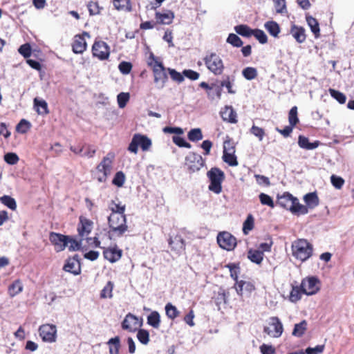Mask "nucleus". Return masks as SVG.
<instances>
[{
    "label": "nucleus",
    "mask_w": 354,
    "mask_h": 354,
    "mask_svg": "<svg viewBox=\"0 0 354 354\" xmlns=\"http://www.w3.org/2000/svg\"><path fill=\"white\" fill-rule=\"evenodd\" d=\"M291 248L292 256L301 262L306 261L313 255V245L304 239L293 241Z\"/></svg>",
    "instance_id": "nucleus-1"
},
{
    "label": "nucleus",
    "mask_w": 354,
    "mask_h": 354,
    "mask_svg": "<svg viewBox=\"0 0 354 354\" xmlns=\"http://www.w3.org/2000/svg\"><path fill=\"white\" fill-rule=\"evenodd\" d=\"M150 57L152 59V61L148 64L152 67L154 82L158 89H162L168 80L167 69L163 66L162 62H158L156 59L153 54H151Z\"/></svg>",
    "instance_id": "nucleus-2"
},
{
    "label": "nucleus",
    "mask_w": 354,
    "mask_h": 354,
    "mask_svg": "<svg viewBox=\"0 0 354 354\" xmlns=\"http://www.w3.org/2000/svg\"><path fill=\"white\" fill-rule=\"evenodd\" d=\"M111 232L118 236H122L128 230L125 215L111 214L108 217Z\"/></svg>",
    "instance_id": "nucleus-3"
},
{
    "label": "nucleus",
    "mask_w": 354,
    "mask_h": 354,
    "mask_svg": "<svg viewBox=\"0 0 354 354\" xmlns=\"http://www.w3.org/2000/svg\"><path fill=\"white\" fill-rule=\"evenodd\" d=\"M203 62L207 68L215 75H220L224 71V64L221 57L215 53L207 54Z\"/></svg>",
    "instance_id": "nucleus-4"
},
{
    "label": "nucleus",
    "mask_w": 354,
    "mask_h": 354,
    "mask_svg": "<svg viewBox=\"0 0 354 354\" xmlns=\"http://www.w3.org/2000/svg\"><path fill=\"white\" fill-rule=\"evenodd\" d=\"M207 176L210 180L209 189L215 194H220L222 191L221 183L225 179L224 172L217 167H213L207 171Z\"/></svg>",
    "instance_id": "nucleus-5"
},
{
    "label": "nucleus",
    "mask_w": 354,
    "mask_h": 354,
    "mask_svg": "<svg viewBox=\"0 0 354 354\" xmlns=\"http://www.w3.org/2000/svg\"><path fill=\"white\" fill-rule=\"evenodd\" d=\"M151 140L145 135L136 133L129 145L128 150L136 154L138 151V147H140L142 151H148L151 146Z\"/></svg>",
    "instance_id": "nucleus-6"
},
{
    "label": "nucleus",
    "mask_w": 354,
    "mask_h": 354,
    "mask_svg": "<svg viewBox=\"0 0 354 354\" xmlns=\"http://www.w3.org/2000/svg\"><path fill=\"white\" fill-rule=\"evenodd\" d=\"M39 336L45 342L53 343L57 339V328L53 324H43L39 328Z\"/></svg>",
    "instance_id": "nucleus-7"
},
{
    "label": "nucleus",
    "mask_w": 354,
    "mask_h": 354,
    "mask_svg": "<svg viewBox=\"0 0 354 354\" xmlns=\"http://www.w3.org/2000/svg\"><path fill=\"white\" fill-rule=\"evenodd\" d=\"M204 164L202 156L196 153H189L185 158V165L191 173L199 171Z\"/></svg>",
    "instance_id": "nucleus-8"
},
{
    "label": "nucleus",
    "mask_w": 354,
    "mask_h": 354,
    "mask_svg": "<svg viewBox=\"0 0 354 354\" xmlns=\"http://www.w3.org/2000/svg\"><path fill=\"white\" fill-rule=\"evenodd\" d=\"M219 246L226 250H232L236 245V238L227 232H220L217 236Z\"/></svg>",
    "instance_id": "nucleus-9"
},
{
    "label": "nucleus",
    "mask_w": 354,
    "mask_h": 354,
    "mask_svg": "<svg viewBox=\"0 0 354 354\" xmlns=\"http://www.w3.org/2000/svg\"><path fill=\"white\" fill-rule=\"evenodd\" d=\"M283 330L282 323L277 317H270L269 326L264 328V332L272 337H280Z\"/></svg>",
    "instance_id": "nucleus-10"
},
{
    "label": "nucleus",
    "mask_w": 354,
    "mask_h": 354,
    "mask_svg": "<svg viewBox=\"0 0 354 354\" xmlns=\"http://www.w3.org/2000/svg\"><path fill=\"white\" fill-rule=\"evenodd\" d=\"M107 156L104 157L102 162L97 165V170L100 175L97 177V180L100 183L104 182L106 180L107 176L111 174L112 169V160Z\"/></svg>",
    "instance_id": "nucleus-11"
},
{
    "label": "nucleus",
    "mask_w": 354,
    "mask_h": 354,
    "mask_svg": "<svg viewBox=\"0 0 354 354\" xmlns=\"http://www.w3.org/2000/svg\"><path fill=\"white\" fill-rule=\"evenodd\" d=\"M301 288L304 294L313 295L319 290V281L314 277L303 279Z\"/></svg>",
    "instance_id": "nucleus-12"
},
{
    "label": "nucleus",
    "mask_w": 354,
    "mask_h": 354,
    "mask_svg": "<svg viewBox=\"0 0 354 354\" xmlns=\"http://www.w3.org/2000/svg\"><path fill=\"white\" fill-rule=\"evenodd\" d=\"M92 53L94 57H97L100 60H104L108 59L109 56V47L104 41H95L92 46Z\"/></svg>",
    "instance_id": "nucleus-13"
},
{
    "label": "nucleus",
    "mask_w": 354,
    "mask_h": 354,
    "mask_svg": "<svg viewBox=\"0 0 354 354\" xmlns=\"http://www.w3.org/2000/svg\"><path fill=\"white\" fill-rule=\"evenodd\" d=\"M93 227V222L84 216L80 217V223L77 226L78 235L80 238H86L91 232Z\"/></svg>",
    "instance_id": "nucleus-14"
},
{
    "label": "nucleus",
    "mask_w": 354,
    "mask_h": 354,
    "mask_svg": "<svg viewBox=\"0 0 354 354\" xmlns=\"http://www.w3.org/2000/svg\"><path fill=\"white\" fill-rule=\"evenodd\" d=\"M50 242L54 245L57 252L64 250L67 246V236L56 232H51L49 236Z\"/></svg>",
    "instance_id": "nucleus-15"
},
{
    "label": "nucleus",
    "mask_w": 354,
    "mask_h": 354,
    "mask_svg": "<svg viewBox=\"0 0 354 354\" xmlns=\"http://www.w3.org/2000/svg\"><path fill=\"white\" fill-rule=\"evenodd\" d=\"M89 37L88 32H84L83 35H77L75 36L74 41L72 45L73 51L75 54H82L86 49V42L84 36Z\"/></svg>",
    "instance_id": "nucleus-16"
},
{
    "label": "nucleus",
    "mask_w": 354,
    "mask_h": 354,
    "mask_svg": "<svg viewBox=\"0 0 354 354\" xmlns=\"http://www.w3.org/2000/svg\"><path fill=\"white\" fill-rule=\"evenodd\" d=\"M222 119L229 123L237 122V114L232 106H225L220 112Z\"/></svg>",
    "instance_id": "nucleus-17"
},
{
    "label": "nucleus",
    "mask_w": 354,
    "mask_h": 354,
    "mask_svg": "<svg viewBox=\"0 0 354 354\" xmlns=\"http://www.w3.org/2000/svg\"><path fill=\"white\" fill-rule=\"evenodd\" d=\"M64 270L75 275L79 274L81 272V268L78 256L75 255L73 259H68L64 266Z\"/></svg>",
    "instance_id": "nucleus-18"
},
{
    "label": "nucleus",
    "mask_w": 354,
    "mask_h": 354,
    "mask_svg": "<svg viewBox=\"0 0 354 354\" xmlns=\"http://www.w3.org/2000/svg\"><path fill=\"white\" fill-rule=\"evenodd\" d=\"M138 326V319L131 313L126 315L122 323V328L131 332L136 330Z\"/></svg>",
    "instance_id": "nucleus-19"
},
{
    "label": "nucleus",
    "mask_w": 354,
    "mask_h": 354,
    "mask_svg": "<svg viewBox=\"0 0 354 354\" xmlns=\"http://www.w3.org/2000/svg\"><path fill=\"white\" fill-rule=\"evenodd\" d=\"M235 288L238 295H243L244 292L250 294L255 290V286L252 282L241 280L236 282Z\"/></svg>",
    "instance_id": "nucleus-20"
},
{
    "label": "nucleus",
    "mask_w": 354,
    "mask_h": 354,
    "mask_svg": "<svg viewBox=\"0 0 354 354\" xmlns=\"http://www.w3.org/2000/svg\"><path fill=\"white\" fill-rule=\"evenodd\" d=\"M305 32V29L303 27L298 26L295 24L292 25L290 30L291 35L299 44L304 42L306 39Z\"/></svg>",
    "instance_id": "nucleus-21"
},
{
    "label": "nucleus",
    "mask_w": 354,
    "mask_h": 354,
    "mask_svg": "<svg viewBox=\"0 0 354 354\" xmlns=\"http://www.w3.org/2000/svg\"><path fill=\"white\" fill-rule=\"evenodd\" d=\"M295 198V197H294L290 193H284L282 196H278L277 204L284 209L290 211L291 206L293 204L292 203H294Z\"/></svg>",
    "instance_id": "nucleus-22"
},
{
    "label": "nucleus",
    "mask_w": 354,
    "mask_h": 354,
    "mask_svg": "<svg viewBox=\"0 0 354 354\" xmlns=\"http://www.w3.org/2000/svg\"><path fill=\"white\" fill-rule=\"evenodd\" d=\"M104 258L111 263L118 261L122 256V250L117 248H109L103 252Z\"/></svg>",
    "instance_id": "nucleus-23"
},
{
    "label": "nucleus",
    "mask_w": 354,
    "mask_h": 354,
    "mask_svg": "<svg viewBox=\"0 0 354 354\" xmlns=\"http://www.w3.org/2000/svg\"><path fill=\"white\" fill-rule=\"evenodd\" d=\"M169 244L171 249L178 252L185 249V241L181 236L176 235L174 238H170Z\"/></svg>",
    "instance_id": "nucleus-24"
},
{
    "label": "nucleus",
    "mask_w": 354,
    "mask_h": 354,
    "mask_svg": "<svg viewBox=\"0 0 354 354\" xmlns=\"http://www.w3.org/2000/svg\"><path fill=\"white\" fill-rule=\"evenodd\" d=\"M290 212L295 215H304L308 212V207L299 203V200L295 197Z\"/></svg>",
    "instance_id": "nucleus-25"
},
{
    "label": "nucleus",
    "mask_w": 354,
    "mask_h": 354,
    "mask_svg": "<svg viewBox=\"0 0 354 354\" xmlns=\"http://www.w3.org/2000/svg\"><path fill=\"white\" fill-rule=\"evenodd\" d=\"M174 18V14L170 10H167L163 13H156V19L159 23L162 24H170L172 22Z\"/></svg>",
    "instance_id": "nucleus-26"
},
{
    "label": "nucleus",
    "mask_w": 354,
    "mask_h": 354,
    "mask_svg": "<svg viewBox=\"0 0 354 354\" xmlns=\"http://www.w3.org/2000/svg\"><path fill=\"white\" fill-rule=\"evenodd\" d=\"M227 152L223 153V160L225 162L227 163L230 166H237L238 165V161L236 160V157L234 155V148L231 147L230 149H228Z\"/></svg>",
    "instance_id": "nucleus-27"
},
{
    "label": "nucleus",
    "mask_w": 354,
    "mask_h": 354,
    "mask_svg": "<svg viewBox=\"0 0 354 354\" xmlns=\"http://www.w3.org/2000/svg\"><path fill=\"white\" fill-rule=\"evenodd\" d=\"M319 142L318 141L310 142L308 138L303 136H299L298 145L302 149L312 150L317 148L319 146Z\"/></svg>",
    "instance_id": "nucleus-28"
},
{
    "label": "nucleus",
    "mask_w": 354,
    "mask_h": 354,
    "mask_svg": "<svg viewBox=\"0 0 354 354\" xmlns=\"http://www.w3.org/2000/svg\"><path fill=\"white\" fill-rule=\"evenodd\" d=\"M264 254L257 249H250L248 252V258L253 263L260 264L263 259Z\"/></svg>",
    "instance_id": "nucleus-29"
},
{
    "label": "nucleus",
    "mask_w": 354,
    "mask_h": 354,
    "mask_svg": "<svg viewBox=\"0 0 354 354\" xmlns=\"http://www.w3.org/2000/svg\"><path fill=\"white\" fill-rule=\"evenodd\" d=\"M264 28L271 36L274 37H278L280 32V27L276 21H268L266 22L264 24Z\"/></svg>",
    "instance_id": "nucleus-30"
},
{
    "label": "nucleus",
    "mask_w": 354,
    "mask_h": 354,
    "mask_svg": "<svg viewBox=\"0 0 354 354\" xmlns=\"http://www.w3.org/2000/svg\"><path fill=\"white\" fill-rule=\"evenodd\" d=\"M307 24L310 28L312 32L314 34L316 38L320 35L319 25L317 19L312 16L307 15L306 17Z\"/></svg>",
    "instance_id": "nucleus-31"
},
{
    "label": "nucleus",
    "mask_w": 354,
    "mask_h": 354,
    "mask_svg": "<svg viewBox=\"0 0 354 354\" xmlns=\"http://www.w3.org/2000/svg\"><path fill=\"white\" fill-rule=\"evenodd\" d=\"M34 106L38 114L43 115L48 113V104L44 100L35 97L34 99Z\"/></svg>",
    "instance_id": "nucleus-32"
},
{
    "label": "nucleus",
    "mask_w": 354,
    "mask_h": 354,
    "mask_svg": "<svg viewBox=\"0 0 354 354\" xmlns=\"http://www.w3.org/2000/svg\"><path fill=\"white\" fill-rule=\"evenodd\" d=\"M131 0H113V3L115 8L118 10H126L131 12L132 10Z\"/></svg>",
    "instance_id": "nucleus-33"
},
{
    "label": "nucleus",
    "mask_w": 354,
    "mask_h": 354,
    "mask_svg": "<svg viewBox=\"0 0 354 354\" xmlns=\"http://www.w3.org/2000/svg\"><path fill=\"white\" fill-rule=\"evenodd\" d=\"M147 324L154 328H158L160 324V316L158 312L153 311L147 317Z\"/></svg>",
    "instance_id": "nucleus-34"
},
{
    "label": "nucleus",
    "mask_w": 354,
    "mask_h": 354,
    "mask_svg": "<svg viewBox=\"0 0 354 354\" xmlns=\"http://www.w3.org/2000/svg\"><path fill=\"white\" fill-rule=\"evenodd\" d=\"M304 200L310 208H314L319 204V198L316 193H308L304 197Z\"/></svg>",
    "instance_id": "nucleus-35"
},
{
    "label": "nucleus",
    "mask_w": 354,
    "mask_h": 354,
    "mask_svg": "<svg viewBox=\"0 0 354 354\" xmlns=\"http://www.w3.org/2000/svg\"><path fill=\"white\" fill-rule=\"evenodd\" d=\"M82 238H80V239L78 241L69 236H67V246L68 247V250L70 251H76L80 250L82 245Z\"/></svg>",
    "instance_id": "nucleus-36"
},
{
    "label": "nucleus",
    "mask_w": 354,
    "mask_h": 354,
    "mask_svg": "<svg viewBox=\"0 0 354 354\" xmlns=\"http://www.w3.org/2000/svg\"><path fill=\"white\" fill-rule=\"evenodd\" d=\"M306 328L307 322L306 320H303L300 323L295 324L292 334L295 337H301L306 330Z\"/></svg>",
    "instance_id": "nucleus-37"
},
{
    "label": "nucleus",
    "mask_w": 354,
    "mask_h": 354,
    "mask_svg": "<svg viewBox=\"0 0 354 354\" xmlns=\"http://www.w3.org/2000/svg\"><path fill=\"white\" fill-rule=\"evenodd\" d=\"M304 294L302 288L298 286H293L290 293L289 300L295 303L301 299L302 295Z\"/></svg>",
    "instance_id": "nucleus-38"
},
{
    "label": "nucleus",
    "mask_w": 354,
    "mask_h": 354,
    "mask_svg": "<svg viewBox=\"0 0 354 354\" xmlns=\"http://www.w3.org/2000/svg\"><path fill=\"white\" fill-rule=\"evenodd\" d=\"M236 32L241 36L250 37L252 35V29L248 27L247 25H238L234 27Z\"/></svg>",
    "instance_id": "nucleus-39"
},
{
    "label": "nucleus",
    "mask_w": 354,
    "mask_h": 354,
    "mask_svg": "<svg viewBox=\"0 0 354 354\" xmlns=\"http://www.w3.org/2000/svg\"><path fill=\"white\" fill-rule=\"evenodd\" d=\"M23 290V286L19 280L15 281L8 288V292L11 297H15Z\"/></svg>",
    "instance_id": "nucleus-40"
},
{
    "label": "nucleus",
    "mask_w": 354,
    "mask_h": 354,
    "mask_svg": "<svg viewBox=\"0 0 354 354\" xmlns=\"http://www.w3.org/2000/svg\"><path fill=\"white\" fill-rule=\"evenodd\" d=\"M0 201L11 210H15L17 209V203L15 198L10 196L4 195L1 196L0 198Z\"/></svg>",
    "instance_id": "nucleus-41"
},
{
    "label": "nucleus",
    "mask_w": 354,
    "mask_h": 354,
    "mask_svg": "<svg viewBox=\"0 0 354 354\" xmlns=\"http://www.w3.org/2000/svg\"><path fill=\"white\" fill-rule=\"evenodd\" d=\"M109 208L111 211V214L125 215L124 212L126 207L124 205L117 204L114 201H111L109 205Z\"/></svg>",
    "instance_id": "nucleus-42"
},
{
    "label": "nucleus",
    "mask_w": 354,
    "mask_h": 354,
    "mask_svg": "<svg viewBox=\"0 0 354 354\" xmlns=\"http://www.w3.org/2000/svg\"><path fill=\"white\" fill-rule=\"evenodd\" d=\"M187 137L192 142L199 141L203 139L202 131L199 128L192 129L189 131Z\"/></svg>",
    "instance_id": "nucleus-43"
},
{
    "label": "nucleus",
    "mask_w": 354,
    "mask_h": 354,
    "mask_svg": "<svg viewBox=\"0 0 354 354\" xmlns=\"http://www.w3.org/2000/svg\"><path fill=\"white\" fill-rule=\"evenodd\" d=\"M257 74V71L254 67H246L242 71L243 76L248 80L255 79Z\"/></svg>",
    "instance_id": "nucleus-44"
},
{
    "label": "nucleus",
    "mask_w": 354,
    "mask_h": 354,
    "mask_svg": "<svg viewBox=\"0 0 354 354\" xmlns=\"http://www.w3.org/2000/svg\"><path fill=\"white\" fill-rule=\"evenodd\" d=\"M165 312L167 316L171 319H174L179 315V312L171 304L169 303L165 306Z\"/></svg>",
    "instance_id": "nucleus-45"
},
{
    "label": "nucleus",
    "mask_w": 354,
    "mask_h": 354,
    "mask_svg": "<svg viewBox=\"0 0 354 354\" xmlns=\"http://www.w3.org/2000/svg\"><path fill=\"white\" fill-rule=\"evenodd\" d=\"M113 288V283L111 281H108L105 286L101 291L100 297L102 298H111L113 297L112 291Z\"/></svg>",
    "instance_id": "nucleus-46"
},
{
    "label": "nucleus",
    "mask_w": 354,
    "mask_h": 354,
    "mask_svg": "<svg viewBox=\"0 0 354 354\" xmlns=\"http://www.w3.org/2000/svg\"><path fill=\"white\" fill-rule=\"evenodd\" d=\"M328 91L330 95L333 98H335L339 103L344 104L346 102V97L343 93H341L333 88H329Z\"/></svg>",
    "instance_id": "nucleus-47"
},
{
    "label": "nucleus",
    "mask_w": 354,
    "mask_h": 354,
    "mask_svg": "<svg viewBox=\"0 0 354 354\" xmlns=\"http://www.w3.org/2000/svg\"><path fill=\"white\" fill-rule=\"evenodd\" d=\"M254 227V218L251 214H249L243 223V232L245 234H248Z\"/></svg>",
    "instance_id": "nucleus-48"
},
{
    "label": "nucleus",
    "mask_w": 354,
    "mask_h": 354,
    "mask_svg": "<svg viewBox=\"0 0 354 354\" xmlns=\"http://www.w3.org/2000/svg\"><path fill=\"white\" fill-rule=\"evenodd\" d=\"M227 42L234 47H241L243 45V41L241 38L234 33H230L228 35Z\"/></svg>",
    "instance_id": "nucleus-49"
},
{
    "label": "nucleus",
    "mask_w": 354,
    "mask_h": 354,
    "mask_svg": "<svg viewBox=\"0 0 354 354\" xmlns=\"http://www.w3.org/2000/svg\"><path fill=\"white\" fill-rule=\"evenodd\" d=\"M289 123L292 127H295L299 122V119L297 117V106H293L291 108L289 112L288 115Z\"/></svg>",
    "instance_id": "nucleus-50"
},
{
    "label": "nucleus",
    "mask_w": 354,
    "mask_h": 354,
    "mask_svg": "<svg viewBox=\"0 0 354 354\" xmlns=\"http://www.w3.org/2000/svg\"><path fill=\"white\" fill-rule=\"evenodd\" d=\"M260 202L263 205H268V207L273 208L274 203L272 198L268 194L261 193L259 196Z\"/></svg>",
    "instance_id": "nucleus-51"
},
{
    "label": "nucleus",
    "mask_w": 354,
    "mask_h": 354,
    "mask_svg": "<svg viewBox=\"0 0 354 354\" xmlns=\"http://www.w3.org/2000/svg\"><path fill=\"white\" fill-rule=\"evenodd\" d=\"M137 338L142 344H147L149 342V332L144 329H140L137 333Z\"/></svg>",
    "instance_id": "nucleus-52"
},
{
    "label": "nucleus",
    "mask_w": 354,
    "mask_h": 354,
    "mask_svg": "<svg viewBox=\"0 0 354 354\" xmlns=\"http://www.w3.org/2000/svg\"><path fill=\"white\" fill-rule=\"evenodd\" d=\"M89 14L91 15H96L100 13L101 10L102 9L100 7L97 2L96 1H91L87 5Z\"/></svg>",
    "instance_id": "nucleus-53"
},
{
    "label": "nucleus",
    "mask_w": 354,
    "mask_h": 354,
    "mask_svg": "<svg viewBox=\"0 0 354 354\" xmlns=\"http://www.w3.org/2000/svg\"><path fill=\"white\" fill-rule=\"evenodd\" d=\"M125 181V175L122 171H118L112 181V183L119 187L123 186Z\"/></svg>",
    "instance_id": "nucleus-54"
},
{
    "label": "nucleus",
    "mask_w": 354,
    "mask_h": 354,
    "mask_svg": "<svg viewBox=\"0 0 354 354\" xmlns=\"http://www.w3.org/2000/svg\"><path fill=\"white\" fill-rule=\"evenodd\" d=\"M252 35L255 37L257 39L261 44H266L268 41V37L266 33L260 29H254L252 30Z\"/></svg>",
    "instance_id": "nucleus-55"
},
{
    "label": "nucleus",
    "mask_w": 354,
    "mask_h": 354,
    "mask_svg": "<svg viewBox=\"0 0 354 354\" xmlns=\"http://www.w3.org/2000/svg\"><path fill=\"white\" fill-rule=\"evenodd\" d=\"M274 3L277 13L283 14L287 12L286 0H274Z\"/></svg>",
    "instance_id": "nucleus-56"
},
{
    "label": "nucleus",
    "mask_w": 354,
    "mask_h": 354,
    "mask_svg": "<svg viewBox=\"0 0 354 354\" xmlns=\"http://www.w3.org/2000/svg\"><path fill=\"white\" fill-rule=\"evenodd\" d=\"M167 71L170 75L171 78L174 81L177 82L178 83H181L184 81L183 75L176 71L175 69L169 68H167Z\"/></svg>",
    "instance_id": "nucleus-57"
},
{
    "label": "nucleus",
    "mask_w": 354,
    "mask_h": 354,
    "mask_svg": "<svg viewBox=\"0 0 354 354\" xmlns=\"http://www.w3.org/2000/svg\"><path fill=\"white\" fill-rule=\"evenodd\" d=\"M129 100L128 93H120L117 96V100L120 108H124Z\"/></svg>",
    "instance_id": "nucleus-58"
},
{
    "label": "nucleus",
    "mask_w": 354,
    "mask_h": 354,
    "mask_svg": "<svg viewBox=\"0 0 354 354\" xmlns=\"http://www.w3.org/2000/svg\"><path fill=\"white\" fill-rule=\"evenodd\" d=\"M30 126V124L28 121H27L25 119H22L17 125L16 130L19 133H25L27 132Z\"/></svg>",
    "instance_id": "nucleus-59"
},
{
    "label": "nucleus",
    "mask_w": 354,
    "mask_h": 354,
    "mask_svg": "<svg viewBox=\"0 0 354 354\" xmlns=\"http://www.w3.org/2000/svg\"><path fill=\"white\" fill-rule=\"evenodd\" d=\"M172 140L177 146L180 147H185L187 149H190L192 147V145L182 137L173 136Z\"/></svg>",
    "instance_id": "nucleus-60"
},
{
    "label": "nucleus",
    "mask_w": 354,
    "mask_h": 354,
    "mask_svg": "<svg viewBox=\"0 0 354 354\" xmlns=\"http://www.w3.org/2000/svg\"><path fill=\"white\" fill-rule=\"evenodd\" d=\"M18 52L24 56L25 58H28L31 55V47L30 45L28 43L21 45L19 49Z\"/></svg>",
    "instance_id": "nucleus-61"
},
{
    "label": "nucleus",
    "mask_w": 354,
    "mask_h": 354,
    "mask_svg": "<svg viewBox=\"0 0 354 354\" xmlns=\"http://www.w3.org/2000/svg\"><path fill=\"white\" fill-rule=\"evenodd\" d=\"M4 160L9 165H15L19 161L18 156L15 153H7L4 156Z\"/></svg>",
    "instance_id": "nucleus-62"
},
{
    "label": "nucleus",
    "mask_w": 354,
    "mask_h": 354,
    "mask_svg": "<svg viewBox=\"0 0 354 354\" xmlns=\"http://www.w3.org/2000/svg\"><path fill=\"white\" fill-rule=\"evenodd\" d=\"M118 68L122 74L127 75L131 71L132 64L128 62H122L120 63Z\"/></svg>",
    "instance_id": "nucleus-63"
},
{
    "label": "nucleus",
    "mask_w": 354,
    "mask_h": 354,
    "mask_svg": "<svg viewBox=\"0 0 354 354\" xmlns=\"http://www.w3.org/2000/svg\"><path fill=\"white\" fill-rule=\"evenodd\" d=\"M324 349V345H317L315 347H308L306 349L305 354H321Z\"/></svg>",
    "instance_id": "nucleus-64"
}]
</instances>
